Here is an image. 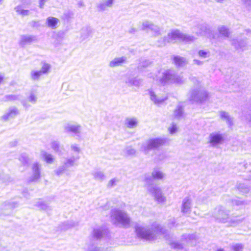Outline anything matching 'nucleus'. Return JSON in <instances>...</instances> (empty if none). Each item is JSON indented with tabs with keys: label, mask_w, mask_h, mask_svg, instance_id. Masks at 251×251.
Listing matches in <instances>:
<instances>
[{
	"label": "nucleus",
	"mask_w": 251,
	"mask_h": 251,
	"mask_svg": "<svg viewBox=\"0 0 251 251\" xmlns=\"http://www.w3.org/2000/svg\"><path fill=\"white\" fill-rule=\"evenodd\" d=\"M138 120L137 118L132 117H127L125 120V125L129 128H134L136 127L138 125Z\"/></svg>",
	"instance_id": "20"
},
{
	"label": "nucleus",
	"mask_w": 251,
	"mask_h": 251,
	"mask_svg": "<svg viewBox=\"0 0 251 251\" xmlns=\"http://www.w3.org/2000/svg\"><path fill=\"white\" fill-rule=\"evenodd\" d=\"M172 248L176 249H182V245L178 243L174 242L171 244Z\"/></svg>",
	"instance_id": "53"
},
{
	"label": "nucleus",
	"mask_w": 251,
	"mask_h": 251,
	"mask_svg": "<svg viewBox=\"0 0 251 251\" xmlns=\"http://www.w3.org/2000/svg\"><path fill=\"white\" fill-rule=\"evenodd\" d=\"M220 118L226 122V123L230 126L232 125V118L230 117L228 113L222 111L220 112Z\"/></svg>",
	"instance_id": "32"
},
{
	"label": "nucleus",
	"mask_w": 251,
	"mask_h": 251,
	"mask_svg": "<svg viewBox=\"0 0 251 251\" xmlns=\"http://www.w3.org/2000/svg\"><path fill=\"white\" fill-rule=\"evenodd\" d=\"M93 32V30L89 27H84L80 31L81 37L83 39H85L91 36Z\"/></svg>",
	"instance_id": "30"
},
{
	"label": "nucleus",
	"mask_w": 251,
	"mask_h": 251,
	"mask_svg": "<svg viewBox=\"0 0 251 251\" xmlns=\"http://www.w3.org/2000/svg\"><path fill=\"white\" fill-rule=\"evenodd\" d=\"M208 97L207 93L203 90H194L190 93V100L197 102H203L207 100Z\"/></svg>",
	"instance_id": "10"
},
{
	"label": "nucleus",
	"mask_w": 251,
	"mask_h": 251,
	"mask_svg": "<svg viewBox=\"0 0 251 251\" xmlns=\"http://www.w3.org/2000/svg\"><path fill=\"white\" fill-rule=\"evenodd\" d=\"M19 159L21 163L24 165H28L30 162V158L26 153L21 154Z\"/></svg>",
	"instance_id": "41"
},
{
	"label": "nucleus",
	"mask_w": 251,
	"mask_h": 251,
	"mask_svg": "<svg viewBox=\"0 0 251 251\" xmlns=\"http://www.w3.org/2000/svg\"><path fill=\"white\" fill-rule=\"evenodd\" d=\"M168 130L169 133L171 135L176 134L178 130V127L176 124L174 123H172L171 125L168 127Z\"/></svg>",
	"instance_id": "46"
},
{
	"label": "nucleus",
	"mask_w": 251,
	"mask_h": 251,
	"mask_svg": "<svg viewBox=\"0 0 251 251\" xmlns=\"http://www.w3.org/2000/svg\"><path fill=\"white\" fill-rule=\"evenodd\" d=\"M42 155L44 157V160L49 164H51L54 161V156L48 153L45 151H42Z\"/></svg>",
	"instance_id": "39"
},
{
	"label": "nucleus",
	"mask_w": 251,
	"mask_h": 251,
	"mask_svg": "<svg viewBox=\"0 0 251 251\" xmlns=\"http://www.w3.org/2000/svg\"><path fill=\"white\" fill-rule=\"evenodd\" d=\"M242 1L248 10H251V0H242Z\"/></svg>",
	"instance_id": "51"
},
{
	"label": "nucleus",
	"mask_w": 251,
	"mask_h": 251,
	"mask_svg": "<svg viewBox=\"0 0 251 251\" xmlns=\"http://www.w3.org/2000/svg\"><path fill=\"white\" fill-rule=\"evenodd\" d=\"M7 100H14L18 99V96L15 95H9L6 96Z\"/></svg>",
	"instance_id": "55"
},
{
	"label": "nucleus",
	"mask_w": 251,
	"mask_h": 251,
	"mask_svg": "<svg viewBox=\"0 0 251 251\" xmlns=\"http://www.w3.org/2000/svg\"><path fill=\"white\" fill-rule=\"evenodd\" d=\"M192 201L190 197L185 198L182 202L181 212L184 214H189L191 211Z\"/></svg>",
	"instance_id": "17"
},
{
	"label": "nucleus",
	"mask_w": 251,
	"mask_h": 251,
	"mask_svg": "<svg viewBox=\"0 0 251 251\" xmlns=\"http://www.w3.org/2000/svg\"><path fill=\"white\" fill-rule=\"evenodd\" d=\"M114 0H103L97 5L99 11H103L113 6Z\"/></svg>",
	"instance_id": "22"
},
{
	"label": "nucleus",
	"mask_w": 251,
	"mask_h": 251,
	"mask_svg": "<svg viewBox=\"0 0 251 251\" xmlns=\"http://www.w3.org/2000/svg\"><path fill=\"white\" fill-rule=\"evenodd\" d=\"M192 30L197 36H205L210 39L220 40V36L214 34L206 24L197 25L193 27Z\"/></svg>",
	"instance_id": "6"
},
{
	"label": "nucleus",
	"mask_w": 251,
	"mask_h": 251,
	"mask_svg": "<svg viewBox=\"0 0 251 251\" xmlns=\"http://www.w3.org/2000/svg\"><path fill=\"white\" fill-rule=\"evenodd\" d=\"M47 0H39V7L43 8Z\"/></svg>",
	"instance_id": "58"
},
{
	"label": "nucleus",
	"mask_w": 251,
	"mask_h": 251,
	"mask_svg": "<svg viewBox=\"0 0 251 251\" xmlns=\"http://www.w3.org/2000/svg\"><path fill=\"white\" fill-rule=\"evenodd\" d=\"M43 75L39 70H32L30 73V77L33 81H38Z\"/></svg>",
	"instance_id": "35"
},
{
	"label": "nucleus",
	"mask_w": 251,
	"mask_h": 251,
	"mask_svg": "<svg viewBox=\"0 0 251 251\" xmlns=\"http://www.w3.org/2000/svg\"><path fill=\"white\" fill-rule=\"evenodd\" d=\"M119 180L117 178H114L111 179H110L107 184V187H113L115 186H116Z\"/></svg>",
	"instance_id": "50"
},
{
	"label": "nucleus",
	"mask_w": 251,
	"mask_h": 251,
	"mask_svg": "<svg viewBox=\"0 0 251 251\" xmlns=\"http://www.w3.org/2000/svg\"><path fill=\"white\" fill-rule=\"evenodd\" d=\"M78 223L73 220L67 221L62 224L60 228L61 230H66L70 228L78 226Z\"/></svg>",
	"instance_id": "27"
},
{
	"label": "nucleus",
	"mask_w": 251,
	"mask_h": 251,
	"mask_svg": "<svg viewBox=\"0 0 251 251\" xmlns=\"http://www.w3.org/2000/svg\"><path fill=\"white\" fill-rule=\"evenodd\" d=\"M141 29L148 32L151 31L154 36H158L161 35V31L160 27L149 21H144L142 23Z\"/></svg>",
	"instance_id": "11"
},
{
	"label": "nucleus",
	"mask_w": 251,
	"mask_h": 251,
	"mask_svg": "<svg viewBox=\"0 0 251 251\" xmlns=\"http://www.w3.org/2000/svg\"><path fill=\"white\" fill-rule=\"evenodd\" d=\"M126 155H134L136 153V150L131 147H126L124 151Z\"/></svg>",
	"instance_id": "49"
},
{
	"label": "nucleus",
	"mask_w": 251,
	"mask_h": 251,
	"mask_svg": "<svg viewBox=\"0 0 251 251\" xmlns=\"http://www.w3.org/2000/svg\"><path fill=\"white\" fill-rule=\"evenodd\" d=\"M174 61L175 64L179 67H183L187 63V61L185 58L179 56H175Z\"/></svg>",
	"instance_id": "33"
},
{
	"label": "nucleus",
	"mask_w": 251,
	"mask_h": 251,
	"mask_svg": "<svg viewBox=\"0 0 251 251\" xmlns=\"http://www.w3.org/2000/svg\"><path fill=\"white\" fill-rule=\"evenodd\" d=\"M182 33L178 30H173L168 33L167 36L164 37L162 42L159 46L165 45L167 43L180 42Z\"/></svg>",
	"instance_id": "9"
},
{
	"label": "nucleus",
	"mask_w": 251,
	"mask_h": 251,
	"mask_svg": "<svg viewBox=\"0 0 251 251\" xmlns=\"http://www.w3.org/2000/svg\"><path fill=\"white\" fill-rule=\"evenodd\" d=\"M151 176L154 179L160 180L164 178L165 174L159 168H156L153 169Z\"/></svg>",
	"instance_id": "31"
},
{
	"label": "nucleus",
	"mask_w": 251,
	"mask_h": 251,
	"mask_svg": "<svg viewBox=\"0 0 251 251\" xmlns=\"http://www.w3.org/2000/svg\"><path fill=\"white\" fill-rule=\"evenodd\" d=\"M51 148L56 153H61L59 143L58 141H53L50 143Z\"/></svg>",
	"instance_id": "42"
},
{
	"label": "nucleus",
	"mask_w": 251,
	"mask_h": 251,
	"mask_svg": "<svg viewBox=\"0 0 251 251\" xmlns=\"http://www.w3.org/2000/svg\"><path fill=\"white\" fill-rule=\"evenodd\" d=\"M170 140L164 137L150 138L142 144L141 151L148 154L151 150H157L159 148L169 144Z\"/></svg>",
	"instance_id": "4"
},
{
	"label": "nucleus",
	"mask_w": 251,
	"mask_h": 251,
	"mask_svg": "<svg viewBox=\"0 0 251 251\" xmlns=\"http://www.w3.org/2000/svg\"><path fill=\"white\" fill-rule=\"evenodd\" d=\"M37 93L34 91H31L28 97V101L32 103H35L37 101Z\"/></svg>",
	"instance_id": "45"
},
{
	"label": "nucleus",
	"mask_w": 251,
	"mask_h": 251,
	"mask_svg": "<svg viewBox=\"0 0 251 251\" xmlns=\"http://www.w3.org/2000/svg\"><path fill=\"white\" fill-rule=\"evenodd\" d=\"M148 91L151 100L155 104H161L167 99L166 96H159L157 94V92L154 91L151 89Z\"/></svg>",
	"instance_id": "14"
},
{
	"label": "nucleus",
	"mask_w": 251,
	"mask_h": 251,
	"mask_svg": "<svg viewBox=\"0 0 251 251\" xmlns=\"http://www.w3.org/2000/svg\"><path fill=\"white\" fill-rule=\"evenodd\" d=\"M183 238L191 245H194L196 244L197 236L195 234H186L183 235Z\"/></svg>",
	"instance_id": "37"
},
{
	"label": "nucleus",
	"mask_w": 251,
	"mask_h": 251,
	"mask_svg": "<svg viewBox=\"0 0 251 251\" xmlns=\"http://www.w3.org/2000/svg\"><path fill=\"white\" fill-rule=\"evenodd\" d=\"M145 181L147 184H149L150 183V179L148 178H146Z\"/></svg>",
	"instance_id": "62"
},
{
	"label": "nucleus",
	"mask_w": 251,
	"mask_h": 251,
	"mask_svg": "<svg viewBox=\"0 0 251 251\" xmlns=\"http://www.w3.org/2000/svg\"><path fill=\"white\" fill-rule=\"evenodd\" d=\"M59 22V19L53 17H49L46 22V25L52 29H55Z\"/></svg>",
	"instance_id": "25"
},
{
	"label": "nucleus",
	"mask_w": 251,
	"mask_h": 251,
	"mask_svg": "<svg viewBox=\"0 0 251 251\" xmlns=\"http://www.w3.org/2000/svg\"><path fill=\"white\" fill-rule=\"evenodd\" d=\"M3 78V75L0 73V83L2 81Z\"/></svg>",
	"instance_id": "61"
},
{
	"label": "nucleus",
	"mask_w": 251,
	"mask_h": 251,
	"mask_svg": "<svg viewBox=\"0 0 251 251\" xmlns=\"http://www.w3.org/2000/svg\"><path fill=\"white\" fill-rule=\"evenodd\" d=\"M64 129L66 133H72L78 136L81 132V126L77 124L67 123L64 126Z\"/></svg>",
	"instance_id": "13"
},
{
	"label": "nucleus",
	"mask_w": 251,
	"mask_h": 251,
	"mask_svg": "<svg viewBox=\"0 0 251 251\" xmlns=\"http://www.w3.org/2000/svg\"><path fill=\"white\" fill-rule=\"evenodd\" d=\"M138 31V30L137 29L135 28H131L129 32L130 33H135L136 32H137Z\"/></svg>",
	"instance_id": "59"
},
{
	"label": "nucleus",
	"mask_w": 251,
	"mask_h": 251,
	"mask_svg": "<svg viewBox=\"0 0 251 251\" xmlns=\"http://www.w3.org/2000/svg\"><path fill=\"white\" fill-rule=\"evenodd\" d=\"M35 205L41 210L47 211L50 209L49 205L46 202L41 200H37L35 202Z\"/></svg>",
	"instance_id": "34"
},
{
	"label": "nucleus",
	"mask_w": 251,
	"mask_h": 251,
	"mask_svg": "<svg viewBox=\"0 0 251 251\" xmlns=\"http://www.w3.org/2000/svg\"><path fill=\"white\" fill-rule=\"evenodd\" d=\"M128 86H135L139 87L142 85L143 80L137 77L129 78L126 81Z\"/></svg>",
	"instance_id": "23"
},
{
	"label": "nucleus",
	"mask_w": 251,
	"mask_h": 251,
	"mask_svg": "<svg viewBox=\"0 0 251 251\" xmlns=\"http://www.w3.org/2000/svg\"><path fill=\"white\" fill-rule=\"evenodd\" d=\"M193 63L199 66H201L203 65V62L197 59H194L193 60Z\"/></svg>",
	"instance_id": "56"
},
{
	"label": "nucleus",
	"mask_w": 251,
	"mask_h": 251,
	"mask_svg": "<svg viewBox=\"0 0 251 251\" xmlns=\"http://www.w3.org/2000/svg\"><path fill=\"white\" fill-rule=\"evenodd\" d=\"M230 202L228 203V205ZM228 204L226 206H218L215 208L212 212V216L215 220L219 223H227L228 226H235L243 221V219H230L229 213L230 209H227Z\"/></svg>",
	"instance_id": "2"
},
{
	"label": "nucleus",
	"mask_w": 251,
	"mask_h": 251,
	"mask_svg": "<svg viewBox=\"0 0 251 251\" xmlns=\"http://www.w3.org/2000/svg\"><path fill=\"white\" fill-rule=\"evenodd\" d=\"M151 64V62L149 60H145V61H143L140 63V66L141 67H145L148 66Z\"/></svg>",
	"instance_id": "54"
},
{
	"label": "nucleus",
	"mask_w": 251,
	"mask_h": 251,
	"mask_svg": "<svg viewBox=\"0 0 251 251\" xmlns=\"http://www.w3.org/2000/svg\"><path fill=\"white\" fill-rule=\"evenodd\" d=\"M135 231L139 238L146 241L154 240L159 234L165 233V230L156 223L151 226L138 225L135 227Z\"/></svg>",
	"instance_id": "1"
},
{
	"label": "nucleus",
	"mask_w": 251,
	"mask_h": 251,
	"mask_svg": "<svg viewBox=\"0 0 251 251\" xmlns=\"http://www.w3.org/2000/svg\"><path fill=\"white\" fill-rule=\"evenodd\" d=\"M246 179L251 180V171L249 172V175L246 177Z\"/></svg>",
	"instance_id": "60"
},
{
	"label": "nucleus",
	"mask_w": 251,
	"mask_h": 251,
	"mask_svg": "<svg viewBox=\"0 0 251 251\" xmlns=\"http://www.w3.org/2000/svg\"><path fill=\"white\" fill-rule=\"evenodd\" d=\"M19 114L18 109L15 107L10 108L8 111L2 116V118L4 120H8L14 118Z\"/></svg>",
	"instance_id": "24"
},
{
	"label": "nucleus",
	"mask_w": 251,
	"mask_h": 251,
	"mask_svg": "<svg viewBox=\"0 0 251 251\" xmlns=\"http://www.w3.org/2000/svg\"><path fill=\"white\" fill-rule=\"evenodd\" d=\"M37 41L36 36L28 35H24L20 37L19 44L22 46L29 45Z\"/></svg>",
	"instance_id": "18"
},
{
	"label": "nucleus",
	"mask_w": 251,
	"mask_h": 251,
	"mask_svg": "<svg viewBox=\"0 0 251 251\" xmlns=\"http://www.w3.org/2000/svg\"><path fill=\"white\" fill-rule=\"evenodd\" d=\"M106 233V231L103 230L101 228H95L93 230V236L97 239L102 238L103 235Z\"/></svg>",
	"instance_id": "40"
},
{
	"label": "nucleus",
	"mask_w": 251,
	"mask_h": 251,
	"mask_svg": "<svg viewBox=\"0 0 251 251\" xmlns=\"http://www.w3.org/2000/svg\"><path fill=\"white\" fill-rule=\"evenodd\" d=\"M246 120L248 124L251 126V115L248 114L246 115Z\"/></svg>",
	"instance_id": "57"
},
{
	"label": "nucleus",
	"mask_w": 251,
	"mask_h": 251,
	"mask_svg": "<svg viewBox=\"0 0 251 251\" xmlns=\"http://www.w3.org/2000/svg\"><path fill=\"white\" fill-rule=\"evenodd\" d=\"M92 175L94 179L98 181L102 182L106 178V176L101 171H94L92 173Z\"/></svg>",
	"instance_id": "26"
},
{
	"label": "nucleus",
	"mask_w": 251,
	"mask_h": 251,
	"mask_svg": "<svg viewBox=\"0 0 251 251\" xmlns=\"http://www.w3.org/2000/svg\"><path fill=\"white\" fill-rule=\"evenodd\" d=\"M31 4V0H25V1L24 2L22 5H18L15 8V10L16 12L22 16H25L29 15L30 13V11L27 9H25V6H29Z\"/></svg>",
	"instance_id": "16"
},
{
	"label": "nucleus",
	"mask_w": 251,
	"mask_h": 251,
	"mask_svg": "<svg viewBox=\"0 0 251 251\" xmlns=\"http://www.w3.org/2000/svg\"><path fill=\"white\" fill-rule=\"evenodd\" d=\"M197 55L200 58L205 59L210 57V52L208 49H201L198 50Z\"/></svg>",
	"instance_id": "38"
},
{
	"label": "nucleus",
	"mask_w": 251,
	"mask_h": 251,
	"mask_svg": "<svg viewBox=\"0 0 251 251\" xmlns=\"http://www.w3.org/2000/svg\"><path fill=\"white\" fill-rule=\"evenodd\" d=\"M231 203L233 205H235L237 206L241 205L244 204V201L239 199H235L232 200Z\"/></svg>",
	"instance_id": "52"
},
{
	"label": "nucleus",
	"mask_w": 251,
	"mask_h": 251,
	"mask_svg": "<svg viewBox=\"0 0 251 251\" xmlns=\"http://www.w3.org/2000/svg\"><path fill=\"white\" fill-rule=\"evenodd\" d=\"M215 0L217 2H220V3H222V2H223L224 1V0Z\"/></svg>",
	"instance_id": "63"
},
{
	"label": "nucleus",
	"mask_w": 251,
	"mask_h": 251,
	"mask_svg": "<svg viewBox=\"0 0 251 251\" xmlns=\"http://www.w3.org/2000/svg\"><path fill=\"white\" fill-rule=\"evenodd\" d=\"M79 158L80 156L79 155H75V156L66 158L63 163V165L59 166L54 171L55 174L58 176L62 175L66 172L68 171L69 167L76 165V162Z\"/></svg>",
	"instance_id": "7"
},
{
	"label": "nucleus",
	"mask_w": 251,
	"mask_h": 251,
	"mask_svg": "<svg viewBox=\"0 0 251 251\" xmlns=\"http://www.w3.org/2000/svg\"><path fill=\"white\" fill-rule=\"evenodd\" d=\"M231 248L233 251H243L244 245L239 243L234 244L231 246Z\"/></svg>",
	"instance_id": "48"
},
{
	"label": "nucleus",
	"mask_w": 251,
	"mask_h": 251,
	"mask_svg": "<svg viewBox=\"0 0 251 251\" xmlns=\"http://www.w3.org/2000/svg\"><path fill=\"white\" fill-rule=\"evenodd\" d=\"M50 69V65L47 63H43L41 69L39 70L42 74L46 75L49 73Z\"/></svg>",
	"instance_id": "44"
},
{
	"label": "nucleus",
	"mask_w": 251,
	"mask_h": 251,
	"mask_svg": "<svg viewBox=\"0 0 251 251\" xmlns=\"http://www.w3.org/2000/svg\"><path fill=\"white\" fill-rule=\"evenodd\" d=\"M217 251H225L222 249H220L218 250Z\"/></svg>",
	"instance_id": "64"
},
{
	"label": "nucleus",
	"mask_w": 251,
	"mask_h": 251,
	"mask_svg": "<svg viewBox=\"0 0 251 251\" xmlns=\"http://www.w3.org/2000/svg\"><path fill=\"white\" fill-rule=\"evenodd\" d=\"M224 140L223 135L218 132H212L208 137V143L213 147L222 144Z\"/></svg>",
	"instance_id": "12"
},
{
	"label": "nucleus",
	"mask_w": 251,
	"mask_h": 251,
	"mask_svg": "<svg viewBox=\"0 0 251 251\" xmlns=\"http://www.w3.org/2000/svg\"><path fill=\"white\" fill-rule=\"evenodd\" d=\"M196 39L197 37H196L194 35L182 33V36L180 42H182L185 43H191L192 42H194Z\"/></svg>",
	"instance_id": "29"
},
{
	"label": "nucleus",
	"mask_w": 251,
	"mask_h": 251,
	"mask_svg": "<svg viewBox=\"0 0 251 251\" xmlns=\"http://www.w3.org/2000/svg\"><path fill=\"white\" fill-rule=\"evenodd\" d=\"M126 61V57L125 56H123L119 57H115L109 63V66L110 67H116L120 66H122Z\"/></svg>",
	"instance_id": "19"
},
{
	"label": "nucleus",
	"mask_w": 251,
	"mask_h": 251,
	"mask_svg": "<svg viewBox=\"0 0 251 251\" xmlns=\"http://www.w3.org/2000/svg\"><path fill=\"white\" fill-rule=\"evenodd\" d=\"M41 165L37 162L34 163L32 166V175L29 177V181H36L40 177Z\"/></svg>",
	"instance_id": "15"
},
{
	"label": "nucleus",
	"mask_w": 251,
	"mask_h": 251,
	"mask_svg": "<svg viewBox=\"0 0 251 251\" xmlns=\"http://www.w3.org/2000/svg\"><path fill=\"white\" fill-rule=\"evenodd\" d=\"M183 115V109L180 106H178L175 109L174 112V117L176 119H180L182 117Z\"/></svg>",
	"instance_id": "43"
},
{
	"label": "nucleus",
	"mask_w": 251,
	"mask_h": 251,
	"mask_svg": "<svg viewBox=\"0 0 251 251\" xmlns=\"http://www.w3.org/2000/svg\"><path fill=\"white\" fill-rule=\"evenodd\" d=\"M236 188L237 190H238L240 193L243 194H248L251 189V188L249 186L246 184L242 183L240 182L237 183L236 185Z\"/></svg>",
	"instance_id": "28"
},
{
	"label": "nucleus",
	"mask_w": 251,
	"mask_h": 251,
	"mask_svg": "<svg viewBox=\"0 0 251 251\" xmlns=\"http://www.w3.org/2000/svg\"><path fill=\"white\" fill-rule=\"evenodd\" d=\"M70 149L72 151L76 153V155L81 152V149L79 145L76 144H72L70 146Z\"/></svg>",
	"instance_id": "47"
},
{
	"label": "nucleus",
	"mask_w": 251,
	"mask_h": 251,
	"mask_svg": "<svg viewBox=\"0 0 251 251\" xmlns=\"http://www.w3.org/2000/svg\"><path fill=\"white\" fill-rule=\"evenodd\" d=\"M149 78H152L153 82L156 83H160L162 84H165L167 83H174L176 84H182L184 82V80L182 76L176 74L174 71L166 70L162 73L161 78L158 79L157 76H154L151 73L148 75Z\"/></svg>",
	"instance_id": "3"
},
{
	"label": "nucleus",
	"mask_w": 251,
	"mask_h": 251,
	"mask_svg": "<svg viewBox=\"0 0 251 251\" xmlns=\"http://www.w3.org/2000/svg\"><path fill=\"white\" fill-rule=\"evenodd\" d=\"M111 218L113 223L117 225L126 226L130 223V219L127 214L119 209L112 210Z\"/></svg>",
	"instance_id": "5"
},
{
	"label": "nucleus",
	"mask_w": 251,
	"mask_h": 251,
	"mask_svg": "<svg viewBox=\"0 0 251 251\" xmlns=\"http://www.w3.org/2000/svg\"><path fill=\"white\" fill-rule=\"evenodd\" d=\"M148 192L154 197V200L159 204H165L166 197L163 193L162 190L155 185H149L147 187Z\"/></svg>",
	"instance_id": "8"
},
{
	"label": "nucleus",
	"mask_w": 251,
	"mask_h": 251,
	"mask_svg": "<svg viewBox=\"0 0 251 251\" xmlns=\"http://www.w3.org/2000/svg\"><path fill=\"white\" fill-rule=\"evenodd\" d=\"M218 30L220 36L224 38L228 37L230 34L228 29L224 25L219 26Z\"/></svg>",
	"instance_id": "36"
},
{
	"label": "nucleus",
	"mask_w": 251,
	"mask_h": 251,
	"mask_svg": "<svg viewBox=\"0 0 251 251\" xmlns=\"http://www.w3.org/2000/svg\"><path fill=\"white\" fill-rule=\"evenodd\" d=\"M232 44L234 46L236 50H239L242 51L247 49L248 42L246 40H241L240 41L233 40Z\"/></svg>",
	"instance_id": "21"
}]
</instances>
